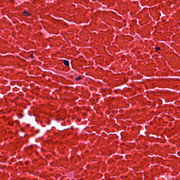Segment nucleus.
I'll return each instance as SVG.
<instances>
[{
    "label": "nucleus",
    "mask_w": 180,
    "mask_h": 180,
    "mask_svg": "<svg viewBox=\"0 0 180 180\" xmlns=\"http://www.w3.org/2000/svg\"><path fill=\"white\" fill-rule=\"evenodd\" d=\"M79 79H81V77H78L76 78V81H79Z\"/></svg>",
    "instance_id": "20e7f679"
},
{
    "label": "nucleus",
    "mask_w": 180,
    "mask_h": 180,
    "mask_svg": "<svg viewBox=\"0 0 180 180\" xmlns=\"http://www.w3.org/2000/svg\"><path fill=\"white\" fill-rule=\"evenodd\" d=\"M155 50H156V51H160V50H161V48H160V47H156V48H155Z\"/></svg>",
    "instance_id": "7ed1b4c3"
},
{
    "label": "nucleus",
    "mask_w": 180,
    "mask_h": 180,
    "mask_svg": "<svg viewBox=\"0 0 180 180\" xmlns=\"http://www.w3.org/2000/svg\"><path fill=\"white\" fill-rule=\"evenodd\" d=\"M63 64H65L66 65V67H69L70 66V62L67 60H63Z\"/></svg>",
    "instance_id": "f257e3e1"
},
{
    "label": "nucleus",
    "mask_w": 180,
    "mask_h": 180,
    "mask_svg": "<svg viewBox=\"0 0 180 180\" xmlns=\"http://www.w3.org/2000/svg\"><path fill=\"white\" fill-rule=\"evenodd\" d=\"M24 15H25V16H30V14L29 13H27V11H25Z\"/></svg>",
    "instance_id": "f03ea898"
}]
</instances>
